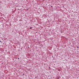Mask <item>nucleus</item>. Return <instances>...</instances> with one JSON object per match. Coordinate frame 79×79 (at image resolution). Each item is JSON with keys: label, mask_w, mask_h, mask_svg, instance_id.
<instances>
[{"label": "nucleus", "mask_w": 79, "mask_h": 79, "mask_svg": "<svg viewBox=\"0 0 79 79\" xmlns=\"http://www.w3.org/2000/svg\"><path fill=\"white\" fill-rule=\"evenodd\" d=\"M30 29H32L31 27H30Z\"/></svg>", "instance_id": "1"}, {"label": "nucleus", "mask_w": 79, "mask_h": 79, "mask_svg": "<svg viewBox=\"0 0 79 79\" xmlns=\"http://www.w3.org/2000/svg\"><path fill=\"white\" fill-rule=\"evenodd\" d=\"M53 6H51V7H52Z\"/></svg>", "instance_id": "4"}, {"label": "nucleus", "mask_w": 79, "mask_h": 79, "mask_svg": "<svg viewBox=\"0 0 79 79\" xmlns=\"http://www.w3.org/2000/svg\"><path fill=\"white\" fill-rule=\"evenodd\" d=\"M49 68H50L49 67Z\"/></svg>", "instance_id": "5"}, {"label": "nucleus", "mask_w": 79, "mask_h": 79, "mask_svg": "<svg viewBox=\"0 0 79 79\" xmlns=\"http://www.w3.org/2000/svg\"><path fill=\"white\" fill-rule=\"evenodd\" d=\"M0 42H1V40H0Z\"/></svg>", "instance_id": "3"}, {"label": "nucleus", "mask_w": 79, "mask_h": 79, "mask_svg": "<svg viewBox=\"0 0 79 79\" xmlns=\"http://www.w3.org/2000/svg\"><path fill=\"white\" fill-rule=\"evenodd\" d=\"M77 48H79V47H77Z\"/></svg>", "instance_id": "2"}]
</instances>
